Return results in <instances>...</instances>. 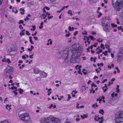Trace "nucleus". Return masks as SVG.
Listing matches in <instances>:
<instances>
[{
	"label": "nucleus",
	"mask_w": 123,
	"mask_h": 123,
	"mask_svg": "<svg viewBox=\"0 0 123 123\" xmlns=\"http://www.w3.org/2000/svg\"><path fill=\"white\" fill-rule=\"evenodd\" d=\"M83 50L81 45L75 43L71 47L66 48L62 52L60 59L62 58L65 63L70 62L72 63H78L80 61V56Z\"/></svg>",
	"instance_id": "obj_1"
},
{
	"label": "nucleus",
	"mask_w": 123,
	"mask_h": 123,
	"mask_svg": "<svg viewBox=\"0 0 123 123\" xmlns=\"http://www.w3.org/2000/svg\"><path fill=\"white\" fill-rule=\"evenodd\" d=\"M44 121L43 123L42 121H41L40 123H60L61 120L58 118L50 115L45 118Z\"/></svg>",
	"instance_id": "obj_2"
},
{
	"label": "nucleus",
	"mask_w": 123,
	"mask_h": 123,
	"mask_svg": "<svg viewBox=\"0 0 123 123\" xmlns=\"http://www.w3.org/2000/svg\"><path fill=\"white\" fill-rule=\"evenodd\" d=\"M112 5L117 11H119L123 7V2L118 0H111Z\"/></svg>",
	"instance_id": "obj_3"
},
{
	"label": "nucleus",
	"mask_w": 123,
	"mask_h": 123,
	"mask_svg": "<svg viewBox=\"0 0 123 123\" xmlns=\"http://www.w3.org/2000/svg\"><path fill=\"white\" fill-rule=\"evenodd\" d=\"M115 121L116 123L123 122V111H119L117 112L115 115Z\"/></svg>",
	"instance_id": "obj_4"
},
{
	"label": "nucleus",
	"mask_w": 123,
	"mask_h": 123,
	"mask_svg": "<svg viewBox=\"0 0 123 123\" xmlns=\"http://www.w3.org/2000/svg\"><path fill=\"white\" fill-rule=\"evenodd\" d=\"M105 18H103V21L102 23V25L104 31L106 32H109L111 30V28L110 26L109 23L105 21Z\"/></svg>",
	"instance_id": "obj_5"
},
{
	"label": "nucleus",
	"mask_w": 123,
	"mask_h": 123,
	"mask_svg": "<svg viewBox=\"0 0 123 123\" xmlns=\"http://www.w3.org/2000/svg\"><path fill=\"white\" fill-rule=\"evenodd\" d=\"M14 71V69L12 67L7 66L5 70L4 75L6 76H8L9 74H12Z\"/></svg>",
	"instance_id": "obj_6"
},
{
	"label": "nucleus",
	"mask_w": 123,
	"mask_h": 123,
	"mask_svg": "<svg viewBox=\"0 0 123 123\" xmlns=\"http://www.w3.org/2000/svg\"><path fill=\"white\" fill-rule=\"evenodd\" d=\"M29 116L28 113H25L19 115L18 117L21 120L24 122Z\"/></svg>",
	"instance_id": "obj_7"
},
{
	"label": "nucleus",
	"mask_w": 123,
	"mask_h": 123,
	"mask_svg": "<svg viewBox=\"0 0 123 123\" xmlns=\"http://www.w3.org/2000/svg\"><path fill=\"white\" fill-rule=\"evenodd\" d=\"M40 76L42 78L46 77L47 75V74L43 71L41 70L40 73Z\"/></svg>",
	"instance_id": "obj_8"
},
{
	"label": "nucleus",
	"mask_w": 123,
	"mask_h": 123,
	"mask_svg": "<svg viewBox=\"0 0 123 123\" xmlns=\"http://www.w3.org/2000/svg\"><path fill=\"white\" fill-rule=\"evenodd\" d=\"M24 122L25 123H32V120L30 116L26 119Z\"/></svg>",
	"instance_id": "obj_9"
},
{
	"label": "nucleus",
	"mask_w": 123,
	"mask_h": 123,
	"mask_svg": "<svg viewBox=\"0 0 123 123\" xmlns=\"http://www.w3.org/2000/svg\"><path fill=\"white\" fill-rule=\"evenodd\" d=\"M41 71V70L37 68H34L33 70V73L36 74H37L40 73Z\"/></svg>",
	"instance_id": "obj_10"
},
{
	"label": "nucleus",
	"mask_w": 123,
	"mask_h": 123,
	"mask_svg": "<svg viewBox=\"0 0 123 123\" xmlns=\"http://www.w3.org/2000/svg\"><path fill=\"white\" fill-rule=\"evenodd\" d=\"M84 39L85 41V43H86L87 42L88 43L87 44L89 45L90 43V41H88V40H89V38L88 37L86 36H84Z\"/></svg>",
	"instance_id": "obj_11"
},
{
	"label": "nucleus",
	"mask_w": 123,
	"mask_h": 123,
	"mask_svg": "<svg viewBox=\"0 0 123 123\" xmlns=\"http://www.w3.org/2000/svg\"><path fill=\"white\" fill-rule=\"evenodd\" d=\"M105 99V97L103 96H102L101 97H99V99H97V100H99V103H100V102L102 101L104 103L105 102V100H104Z\"/></svg>",
	"instance_id": "obj_12"
},
{
	"label": "nucleus",
	"mask_w": 123,
	"mask_h": 123,
	"mask_svg": "<svg viewBox=\"0 0 123 123\" xmlns=\"http://www.w3.org/2000/svg\"><path fill=\"white\" fill-rule=\"evenodd\" d=\"M96 53L97 54H99L102 51V49L99 47H98L96 49Z\"/></svg>",
	"instance_id": "obj_13"
},
{
	"label": "nucleus",
	"mask_w": 123,
	"mask_h": 123,
	"mask_svg": "<svg viewBox=\"0 0 123 123\" xmlns=\"http://www.w3.org/2000/svg\"><path fill=\"white\" fill-rule=\"evenodd\" d=\"M11 105H9L8 104H7L6 106V110H8L9 111H10V110L11 109Z\"/></svg>",
	"instance_id": "obj_14"
},
{
	"label": "nucleus",
	"mask_w": 123,
	"mask_h": 123,
	"mask_svg": "<svg viewBox=\"0 0 123 123\" xmlns=\"http://www.w3.org/2000/svg\"><path fill=\"white\" fill-rule=\"evenodd\" d=\"M88 114L86 113V114H84L83 115H81L80 117L82 119H84L87 118L88 117Z\"/></svg>",
	"instance_id": "obj_15"
},
{
	"label": "nucleus",
	"mask_w": 123,
	"mask_h": 123,
	"mask_svg": "<svg viewBox=\"0 0 123 123\" xmlns=\"http://www.w3.org/2000/svg\"><path fill=\"white\" fill-rule=\"evenodd\" d=\"M98 120L99 121V123H102L104 121V119L103 117H98Z\"/></svg>",
	"instance_id": "obj_16"
},
{
	"label": "nucleus",
	"mask_w": 123,
	"mask_h": 123,
	"mask_svg": "<svg viewBox=\"0 0 123 123\" xmlns=\"http://www.w3.org/2000/svg\"><path fill=\"white\" fill-rule=\"evenodd\" d=\"M47 16V14L46 13H44L42 14L41 17L43 19H45Z\"/></svg>",
	"instance_id": "obj_17"
},
{
	"label": "nucleus",
	"mask_w": 123,
	"mask_h": 123,
	"mask_svg": "<svg viewBox=\"0 0 123 123\" xmlns=\"http://www.w3.org/2000/svg\"><path fill=\"white\" fill-rule=\"evenodd\" d=\"M0 123H11V122L8 120H6L2 121L0 122Z\"/></svg>",
	"instance_id": "obj_18"
},
{
	"label": "nucleus",
	"mask_w": 123,
	"mask_h": 123,
	"mask_svg": "<svg viewBox=\"0 0 123 123\" xmlns=\"http://www.w3.org/2000/svg\"><path fill=\"white\" fill-rule=\"evenodd\" d=\"M20 13L21 14L23 15L24 14L25 10L24 8H21L20 9Z\"/></svg>",
	"instance_id": "obj_19"
},
{
	"label": "nucleus",
	"mask_w": 123,
	"mask_h": 123,
	"mask_svg": "<svg viewBox=\"0 0 123 123\" xmlns=\"http://www.w3.org/2000/svg\"><path fill=\"white\" fill-rule=\"evenodd\" d=\"M29 57V56L28 55L25 54L23 55L22 57V58L23 59H26V58H28Z\"/></svg>",
	"instance_id": "obj_20"
},
{
	"label": "nucleus",
	"mask_w": 123,
	"mask_h": 123,
	"mask_svg": "<svg viewBox=\"0 0 123 123\" xmlns=\"http://www.w3.org/2000/svg\"><path fill=\"white\" fill-rule=\"evenodd\" d=\"M114 65L112 63L111 65L109 64L108 66V68L109 69H111V67H114Z\"/></svg>",
	"instance_id": "obj_21"
},
{
	"label": "nucleus",
	"mask_w": 123,
	"mask_h": 123,
	"mask_svg": "<svg viewBox=\"0 0 123 123\" xmlns=\"http://www.w3.org/2000/svg\"><path fill=\"white\" fill-rule=\"evenodd\" d=\"M99 112L100 114H101L102 115H103L104 113V111L103 110L100 109L99 111Z\"/></svg>",
	"instance_id": "obj_22"
},
{
	"label": "nucleus",
	"mask_w": 123,
	"mask_h": 123,
	"mask_svg": "<svg viewBox=\"0 0 123 123\" xmlns=\"http://www.w3.org/2000/svg\"><path fill=\"white\" fill-rule=\"evenodd\" d=\"M82 68V66L81 65L79 66L78 65H77L75 67V68L77 70L79 69V70H80V68Z\"/></svg>",
	"instance_id": "obj_23"
},
{
	"label": "nucleus",
	"mask_w": 123,
	"mask_h": 123,
	"mask_svg": "<svg viewBox=\"0 0 123 123\" xmlns=\"http://www.w3.org/2000/svg\"><path fill=\"white\" fill-rule=\"evenodd\" d=\"M96 58L95 57L94 58L92 57H91L90 58V60L92 61H93L94 62H96Z\"/></svg>",
	"instance_id": "obj_24"
},
{
	"label": "nucleus",
	"mask_w": 123,
	"mask_h": 123,
	"mask_svg": "<svg viewBox=\"0 0 123 123\" xmlns=\"http://www.w3.org/2000/svg\"><path fill=\"white\" fill-rule=\"evenodd\" d=\"M74 28L73 27H71V26H69L68 27V29L69 31H72L74 29Z\"/></svg>",
	"instance_id": "obj_25"
},
{
	"label": "nucleus",
	"mask_w": 123,
	"mask_h": 123,
	"mask_svg": "<svg viewBox=\"0 0 123 123\" xmlns=\"http://www.w3.org/2000/svg\"><path fill=\"white\" fill-rule=\"evenodd\" d=\"M108 88L107 87H102V89L104 90V92H105L108 89Z\"/></svg>",
	"instance_id": "obj_26"
},
{
	"label": "nucleus",
	"mask_w": 123,
	"mask_h": 123,
	"mask_svg": "<svg viewBox=\"0 0 123 123\" xmlns=\"http://www.w3.org/2000/svg\"><path fill=\"white\" fill-rule=\"evenodd\" d=\"M52 90V89L51 88H49L48 89V95H49L51 94L52 92L50 91Z\"/></svg>",
	"instance_id": "obj_27"
},
{
	"label": "nucleus",
	"mask_w": 123,
	"mask_h": 123,
	"mask_svg": "<svg viewBox=\"0 0 123 123\" xmlns=\"http://www.w3.org/2000/svg\"><path fill=\"white\" fill-rule=\"evenodd\" d=\"M119 52L122 54H123V47H121L120 48Z\"/></svg>",
	"instance_id": "obj_28"
},
{
	"label": "nucleus",
	"mask_w": 123,
	"mask_h": 123,
	"mask_svg": "<svg viewBox=\"0 0 123 123\" xmlns=\"http://www.w3.org/2000/svg\"><path fill=\"white\" fill-rule=\"evenodd\" d=\"M14 8H12V12H14L15 14L17 13L18 12V11L16 9H15V11H14Z\"/></svg>",
	"instance_id": "obj_29"
},
{
	"label": "nucleus",
	"mask_w": 123,
	"mask_h": 123,
	"mask_svg": "<svg viewBox=\"0 0 123 123\" xmlns=\"http://www.w3.org/2000/svg\"><path fill=\"white\" fill-rule=\"evenodd\" d=\"M123 59L122 57L121 56H118L117 60L119 61H121Z\"/></svg>",
	"instance_id": "obj_30"
},
{
	"label": "nucleus",
	"mask_w": 123,
	"mask_h": 123,
	"mask_svg": "<svg viewBox=\"0 0 123 123\" xmlns=\"http://www.w3.org/2000/svg\"><path fill=\"white\" fill-rule=\"evenodd\" d=\"M18 90L19 91V93L20 94H22L23 93L24 91L22 89L20 88L18 89Z\"/></svg>",
	"instance_id": "obj_31"
},
{
	"label": "nucleus",
	"mask_w": 123,
	"mask_h": 123,
	"mask_svg": "<svg viewBox=\"0 0 123 123\" xmlns=\"http://www.w3.org/2000/svg\"><path fill=\"white\" fill-rule=\"evenodd\" d=\"M70 35V33L68 31L65 35V36L67 37H69Z\"/></svg>",
	"instance_id": "obj_32"
},
{
	"label": "nucleus",
	"mask_w": 123,
	"mask_h": 123,
	"mask_svg": "<svg viewBox=\"0 0 123 123\" xmlns=\"http://www.w3.org/2000/svg\"><path fill=\"white\" fill-rule=\"evenodd\" d=\"M89 38H90L92 40L94 41L95 39V38L93 36H89Z\"/></svg>",
	"instance_id": "obj_33"
},
{
	"label": "nucleus",
	"mask_w": 123,
	"mask_h": 123,
	"mask_svg": "<svg viewBox=\"0 0 123 123\" xmlns=\"http://www.w3.org/2000/svg\"><path fill=\"white\" fill-rule=\"evenodd\" d=\"M10 89L12 90H15L16 91H17V88L16 87L13 86L11 87V88H10Z\"/></svg>",
	"instance_id": "obj_34"
},
{
	"label": "nucleus",
	"mask_w": 123,
	"mask_h": 123,
	"mask_svg": "<svg viewBox=\"0 0 123 123\" xmlns=\"http://www.w3.org/2000/svg\"><path fill=\"white\" fill-rule=\"evenodd\" d=\"M98 42L101 43L103 42V39L102 38H99L97 40Z\"/></svg>",
	"instance_id": "obj_35"
},
{
	"label": "nucleus",
	"mask_w": 123,
	"mask_h": 123,
	"mask_svg": "<svg viewBox=\"0 0 123 123\" xmlns=\"http://www.w3.org/2000/svg\"><path fill=\"white\" fill-rule=\"evenodd\" d=\"M32 28H31V31H34L36 28V26L35 25H32Z\"/></svg>",
	"instance_id": "obj_36"
},
{
	"label": "nucleus",
	"mask_w": 123,
	"mask_h": 123,
	"mask_svg": "<svg viewBox=\"0 0 123 123\" xmlns=\"http://www.w3.org/2000/svg\"><path fill=\"white\" fill-rule=\"evenodd\" d=\"M93 87H97L96 85L95 84H94L93 83H92V86L91 87L92 88V89H93Z\"/></svg>",
	"instance_id": "obj_37"
},
{
	"label": "nucleus",
	"mask_w": 123,
	"mask_h": 123,
	"mask_svg": "<svg viewBox=\"0 0 123 123\" xmlns=\"http://www.w3.org/2000/svg\"><path fill=\"white\" fill-rule=\"evenodd\" d=\"M82 72L84 74L86 75L87 74V71L85 69H83Z\"/></svg>",
	"instance_id": "obj_38"
},
{
	"label": "nucleus",
	"mask_w": 123,
	"mask_h": 123,
	"mask_svg": "<svg viewBox=\"0 0 123 123\" xmlns=\"http://www.w3.org/2000/svg\"><path fill=\"white\" fill-rule=\"evenodd\" d=\"M5 62L7 63L8 64H9L11 63V62L10 61V60L9 59H6Z\"/></svg>",
	"instance_id": "obj_39"
},
{
	"label": "nucleus",
	"mask_w": 123,
	"mask_h": 123,
	"mask_svg": "<svg viewBox=\"0 0 123 123\" xmlns=\"http://www.w3.org/2000/svg\"><path fill=\"white\" fill-rule=\"evenodd\" d=\"M117 28L118 29V30H121L123 32V28H122V27L121 26H118L117 27Z\"/></svg>",
	"instance_id": "obj_40"
},
{
	"label": "nucleus",
	"mask_w": 123,
	"mask_h": 123,
	"mask_svg": "<svg viewBox=\"0 0 123 123\" xmlns=\"http://www.w3.org/2000/svg\"><path fill=\"white\" fill-rule=\"evenodd\" d=\"M68 14H70L71 16L73 15V13L72 12V11L70 10H68Z\"/></svg>",
	"instance_id": "obj_41"
},
{
	"label": "nucleus",
	"mask_w": 123,
	"mask_h": 123,
	"mask_svg": "<svg viewBox=\"0 0 123 123\" xmlns=\"http://www.w3.org/2000/svg\"><path fill=\"white\" fill-rule=\"evenodd\" d=\"M69 6H63L62 8L61 9V10L62 11L64 10V9H65V8H68Z\"/></svg>",
	"instance_id": "obj_42"
},
{
	"label": "nucleus",
	"mask_w": 123,
	"mask_h": 123,
	"mask_svg": "<svg viewBox=\"0 0 123 123\" xmlns=\"http://www.w3.org/2000/svg\"><path fill=\"white\" fill-rule=\"evenodd\" d=\"M92 106L94 108H96L98 106V105H97V103H96L95 104L93 105Z\"/></svg>",
	"instance_id": "obj_43"
},
{
	"label": "nucleus",
	"mask_w": 123,
	"mask_h": 123,
	"mask_svg": "<svg viewBox=\"0 0 123 123\" xmlns=\"http://www.w3.org/2000/svg\"><path fill=\"white\" fill-rule=\"evenodd\" d=\"M100 47L102 48L103 49H105L104 45L102 43H101V44Z\"/></svg>",
	"instance_id": "obj_44"
},
{
	"label": "nucleus",
	"mask_w": 123,
	"mask_h": 123,
	"mask_svg": "<svg viewBox=\"0 0 123 123\" xmlns=\"http://www.w3.org/2000/svg\"><path fill=\"white\" fill-rule=\"evenodd\" d=\"M111 25L113 27H116L117 26V25H116L114 23L111 24Z\"/></svg>",
	"instance_id": "obj_45"
},
{
	"label": "nucleus",
	"mask_w": 123,
	"mask_h": 123,
	"mask_svg": "<svg viewBox=\"0 0 123 123\" xmlns=\"http://www.w3.org/2000/svg\"><path fill=\"white\" fill-rule=\"evenodd\" d=\"M99 70L98 69H96L95 71L97 73H99L100 72V71L101 70V69L100 68H99Z\"/></svg>",
	"instance_id": "obj_46"
},
{
	"label": "nucleus",
	"mask_w": 123,
	"mask_h": 123,
	"mask_svg": "<svg viewBox=\"0 0 123 123\" xmlns=\"http://www.w3.org/2000/svg\"><path fill=\"white\" fill-rule=\"evenodd\" d=\"M48 42L51 45L52 44V41L51 39H49L48 40Z\"/></svg>",
	"instance_id": "obj_47"
},
{
	"label": "nucleus",
	"mask_w": 123,
	"mask_h": 123,
	"mask_svg": "<svg viewBox=\"0 0 123 123\" xmlns=\"http://www.w3.org/2000/svg\"><path fill=\"white\" fill-rule=\"evenodd\" d=\"M108 52L107 51H105V52H103L102 53L105 55H108Z\"/></svg>",
	"instance_id": "obj_48"
},
{
	"label": "nucleus",
	"mask_w": 123,
	"mask_h": 123,
	"mask_svg": "<svg viewBox=\"0 0 123 123\" xmlns=\"http://www.w3.org/2000/svg\"><path fill=\"white\" fill-rule=\"evenodd\" d=\"M105 48L107 49L110 48V47H109V46L108 44H105Z\"/></svg>",
	"instance_id": "obj_49"
},
{
	"label": "nucleus",
	"mask_w": 123,
	"mask_h": 123,
	"mask_svg": "<svg viewBox=\"0 0 123 123\" xmlns=\"http://www.w3.org/2000/svg\"><path fill=\"white\" fill-rule=\"evenodd\" d=\"M68 99H67V101H68L71 98V97L70 96V95L69 94L68 95Z\"/></svg>",
	"instance_id": "obj_50"
},
{
	"label": "nucleus",
	"mask_w": 123,
	"mask_h": 123,
	"mask_svg": "<svg viewBox=\"0 0 123 123\" xmlns=\"http://www.w3.org/2000/svg\"><path fill=\"white\" fill-rule=\"evenodd\" d=\"M72 92H73V93L74 94H76L77 93V91H76V90H73Z\"/></svg>",
	"instance_id": "obj_51"
},
{
	"label": "nucleus",
	"mask_w": 123,
	"mask_h": 123,
	"mask_svg": "<svg viewBox=\"0 0 123 123\" xmlns=\"http://www.w3.org/2000/svg\"><path fill=\"white\" fill-rule=\"evenodd\" d=\"M82 34H83V35H87V33L86 31H84L82 33Z\"/></svg>",
	"instance_id": "obj_52"
},
{
	"label": "nucleus",
	"mask_w": 123,
	"mask_h": 123,
	"mask_svg": "<svg viewBox=\"0 0 123 123\" xmlns=\"http://www.w3.org/2000/svg\"><path fill=\"white\" fill-rule=\"evenodd\" d=\"M26 34H27L28 36H29L31 34L30 33H29V32H28V31H26Z\"/></svg>",
	"instance_id": "obj_53"
},
{
	"label": "nucleus",
	"mask_w": 123,
	"mask_h": 123,
	"mask_svg": "<svg viewBox=\"0 0 123 123\" xmlns=\"http://www.w3.org/2000/svg\"><path fill=\"white\" fill-rule=\"evenodd\" d=\"M92 90H91L90 91V93H91L92 92L93 93H94L95 92V90L93 89H92Z\"/></svg>",
	"instance_id": "obj_54"
},
{
	"label": "nucleus",
	"mask_w": 123,
	"mask_h": 123,
	"mask_svg": "<svg viewBox=\"0 0 123 123\" xmlns=\"http://www.w3.org/2000/svg\"><path fill=\"white\" fill-rule=\"evenodd\" d=\"M8 98H6L4 100V102L5 103L6 102L8 101Z\"/></svg>",
	"instance_id": "obj_55"
},
{
	"label": "nucleus",
	"mask_w": 123,
	"mask_h": 123,
	"mask_svg": "<svg viewBox=\"0 0 123 123\" xmlns=\"http://www.w3.org/2000/svg\"><path fill=\"white\" fill-rule=\"evenodd\" d=\"M17 91L15 90V91H13V92L15 94V95H17L18 94L16 92Z\"/></svg>",
	"instance_id": "obj_56"
},
{
	"label": "nucleus",
	"mask_w": 123,
	"mask_h": 123,
	"mask_svg": "<svg viewBox=\"0 0 123 123\" xmlns=\"http://www.w3.org/2000/svg\"><path fill=\"white\" fill-rule=\"evenodd\" d=\"M78 31H76L74 33V36H76V34L78 33Z\"/></svg>",
	"instance_id": "obj_57"
},
{
	"label": "nucleus",
	"mask_w": 123,
	"mask_h": 123,
	"mask_svg": "<svg viewBox=\"0 0 123 123\" xmlns=\"http://www.w3.org/2000/svg\"><path fill=\"white\" fill-rule=\"evenodd\" d=\"M41 79L40 77H38L37 78V80L38 81L40 80Z\"/></svg>",
	"instance_id": "obj_58"
},
{
	"label": "nucleus",
	"mask_w": 123,
	"mask_h": 123,
	"mask_svg": "<svg viewBox=\"0 0 123 123\" xmlns=\"http://www.w3.org/2000/svg\"><path fill=\"white\" fill-rule=\"evenodd\" d=\"M25 34V33L24 32H21L20 33V35L21 36H22V35H23Z\"/></svg>",
	"instance_id": "obj_59"
},
{
	"label": "nucleus",
	"mask_w": 123,
	"mask_h": 123,
	"mask_svg": "<svg viewBox=\"0 0 123 123\" xmlns=\"http://www.w3.org/2000/svg\"><path fill=\"white\" fill-rule=\"evenodd\" d=\"M92 0H90V3L91 4H93L94 2Z\"/></svg>",
	"instance_id": "obj_60"
},
{
	"label": "nucleus",
	"mask_w": 123,
	"mask_h": 123,
	"mask_svg": "<svg viewBox=\"0 0 123 123\" xmlns=\"http://www.w3.org/2000/svg\"><path fill=\"white\" fill-rule=\"evenodd\" d=\"M24 22V21L23 20H20L19 22V24H20L21 23H23Z\"/></svg>",
	"instance_id": "obj_61"
},
{
	"label": "nucleus",
	"mask_w": 123,
	"mask_h": 123,
	"mask_svg": "<svg viewBox=\"0 0 123 123\" xmlns=\"http://www.w3.org/2000/svg\"><path fill=\"white\" fill-rule=\"evenodd\" d=\"M79 104L77 103L76 104V107L77 108L79 109L80 108L79 106Z\"/></svg>",
	"instance_id": "obj_62"
},
{
	"label": "nucleus",
	"mask_w": 123,
	"mask_h": 123,
	"mask_svg": "<svg viewBox=\"0 0 123 123\" xmlns=\"http://www.w3.org/2000/svg\"><path fill=\"white\" fill-rule=\"evenodd\" d=\"M108 49V52L109 53H111V49L110 48H109Z\"/></svg>",
	"instance_id": "obj_63"
},
{
	"label": "nucleus",
	"mask_w": 123,
	"mask_h": 123,
	"mask_svg": "<svg viewBox=\"0 0 123 123\" xmlns=\"http://www.w3.org/2000/svg\"><path fill=\"white\" fill-rule=\"evenodd\" d=\"M44 8L45 9L47 10H49L50 9L47 6H45L44 7Z\"/></svg>",
	"instance_id": "obj_64"
}]
</instances>
